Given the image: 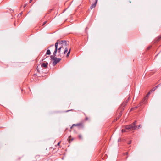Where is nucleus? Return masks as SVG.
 <instances>
[{
    "label": "nucleus",
    "mask_w": 161,
    "mask_h": 161,
    "mask_svg": "<svg viewBox=\"0 0 161 161\" xmlns=\"http://www.w3.org/2000/svg\"><path fill=\"white\" fill-rule=\"evenodd\" d=\"M136 121H135L131 124L129 125H126L125 126L124 129H122V132H129L136 130L137 128H141V125H139L138 126H136Z\"/></svg>",
    "instance_id": "f257e3e1"
},
{
    "label": "nucleus",
    "mask_w": 161,
    "mask_h": 161,
    "mask_svg": "<svg viewBox=\"0 0 161 161\" xmlns=\"http://www.w3.org/2000/svg\"><path fill=\"white\" fill-rule=\"evenodd\" d=\"M56 43H58V45L62 48L66 47L68 45L67 41L65 40H58Z\"/></svg>",
    "instance_id": "f03ea898"
},
{
    "label": "nucleus",
    "mask_w": 161,
    "mask_h": 161,
    "mask_svg": "<svg viewBox=\"0 0 161 161\" xmlns=\"http://www.w3.org/2000/svg\"><path fill=\"white\" fill-rule=\"evenodd\" d=\"M51 59L53 61V66H55L57 63L59 62L61 60L60 58H57V57H54L53 55L50 56Z\"/></svg>",
    "instance_id": "7ed1b4c3"
},
{
    "label": "nucleus",
    "mask_w": 161,
    "mask_h": 161,
    "mask_svg": "<svg viewBox=\"0 0 161 161\" xmlns=\"http://www.w3.org/2000/svg\"><path fill=\"white\" fill-rule=\"evenodd\" d=\"M55 50L53 52V56H54V57H56V53L58 49V43H56L55 44Z\"/></svg>",
    "instance_id": "20e7f679"
},
{
    "label": "nucleus",
    "mask_w": 161,
    "mask_h": 161,
    "mask_svg": "<svg viewBox=\"0 0 161 161\" xmlns=\"http://www.w3.org/2000/svg\"><path fill=\"white\" fill-rule=\"evenodd\" d=\"M130 97H129V98L127 99H126L122 103V105L124 107H125L126 105V104L129 101V98H130Z\"/></svg>",
    "instance_id": "39448f33"
},
{
    "label": "nucleus",
    "mask_w": 161,
    "mask_h": 161,
    "mask_svg": "<svg viewBox=\"0 0 161 161\" xmlns=\"http://www.w3.org/2000/svg\"><path fill=\"white\" fill-rule=\"evenodd\" d=\"M97 1V0H96L95 2L91 5L90 7V8L91 9L94 8L96 7Z\"/></svg>",
    "instance_id": "423d86ee"
},
{
    "label": "nucleus",
    "mask_w": 161,
    "mask_h": 161,
    "mask_svg": "<svg viewBox=\"0 0 161 161\" xmlns=\"http://www.w3.org/2000/svg\"><path fill=\"white\" fill-rule=\"evenodd\" d=\"M161 85V84H159L158 85L156 86H155V87H154L151 90V92H153V91H154L157 88H158Z\"/></svg>",
    "instance_id": "0eeeda50"
},
{
    "label": "nucleus",
    "mask_w": 161,
    "mask_h": 161,
    "mask_svg": "<svg viewBox=\"0 0 161 161\" xmlns=\"http://www.w3.org/2000/svg\"><path fill=\"white\" fill-rule=\"evenodd\" d=\"M48 65V63L47 62H46V63H43L42 64L41 66L44 68H47Z\"/></svg>",
    "instance_id": "6e6552de"
},
{
    "label": "nucleus",
    "mask_w": 161,
    "mask_h": 161,
    "mask_svg": "<svg viewBox=\"0 0 161 161\" xmlns=\"http://www.w3.org/2000/svg\"><path fill=\"white\" fill-rule=\"evenodd\" d=\"M73 126H83V125L82 123H80L77 124H73Z\"/></svg>",
    "instance_id": "1a4fd4ad"
},
{
    "label": "nucleus",
    "mask_w": 161,
    "mask_h": 161,
    "mask_svg": "<svg viewBox=\"0 0 161 161\" xmlns=\"http://www.w3.org/2000/svg\"><path fill=\"white\" fill-rule=\"evenodd\" d=\"M62 48L60 46H59V48L57 49L58 52L59 53H60V52H61V49Z\"/></svg>",
    "instance_id": "9d476101"
},
{
    "label": "nucleus",
    "mask_w": 161,
    "mask_h": 161,
    "mask_svg": "<svg viewBox=\"0 0 161 161\" xmlns=\"http://www.w3.org/2000/svg\"><path fill=\"white\" fill-rule=\"evenodd\" d=\"M50 54H51V52H50V50H49V49L47 50L46 53V54L50 55Z\"/></svg>",
    "instance_id": "9b49d317"
},
{
    "label": "nucleus",
    "mask_w": 161,
    "mask_h": 161,
    "mask_svg": "<svg viewBox=\"0 0 161 161\" xmlns=\"http://www.w3.org/2000/svg\"><path fill=\"white\" fill-rule=\"evenodd\" d=\"M71 137V136H69L68 138V140L69 141V142L70 141H71L73 140V139H70Z\"/></svg>",
    "instance_id": "f8f14e48"
},
{
    "label": "nucleus",
    "mask_w": 161,
    "mask_h": 161,
    "mask_svg": "<svg viewBox=\"0 0 161 161\" xmlns=\"http://www.w3.org/2000/svg\"><path fill=\"white\" fill-rule=\"evenodd\" d=\"M68 49L67 47H65V50H64V53L65 54L68 52Z\"/></svg>",
    "instance_id": "ddd939ff"
},
{
    "label": "nucleus",
    "mask_w": 161,
    "mask_h": 161,
    "mask_svg": "<svg viewBox=\"0 0 161 161\" xmlns=\"http://www.w3.org/2000/svg\"><path fill=\"white\" fill-rule=\"evenodd\" d=\"M70 51H71V49H70L69 50V51H68V53H67V57H68L69 56V55L70 53Z\"/></svg>",
    "instance_id": "4468645a"
},
{
    "label": "nucleus",
    "mask_w": 161,
    "mask_h": 161,
    "mask_svg": "<svg viewBox=\"0 0 161 161\" xmlns=\"http://www.w3.org/2000/svg\"><path fill=\"white\" fill-rule=\"evenodd\" d=\"M136 106V107H134V108H131V110H134V109H136L137 108H138V107L139 106Z\"/></svg>",
    "instance_id": "2eb2a0df"
},
{
    "label": "nucleus",
    "mask_w": 161,
    "mask_h": 161,
    "mask_svg": "<svg viewBox=\"0 0 161 161\" xmlns=\"http://www.w3.org/2000/svg\"><path fill=\"white\" fill-rule=\"evenodd\" d=\"M121 115H122V111H121L120 112L119 115L118 116V118L119 119L120 117V116H121Z\"/></svg>",
    "instance_id": "dca6fc26"
},
{
    "label": "nucleus",
    "mask_w": 161,
    "mask_h": 161,
    "mask_svg": "<svg viewBox=\"0 0 161 161\" xmlns=\"http://www.w3.org/2000/svg\"><path fill=\"white\" fill-rule=\"evenodd\" d=\"M78 137L80 139H82V136L81 135H79Z\"/></svg>",
    "instance_id": "f3484780"
},
{
    "label": "nucleus",
    "mask_w": 161,
    "mask_h": 161,
    "mask_svg": "<svg viewBox=\"0 0 161 161\" xmlns=\"http://www.w3.org/2000/svg\"><path fill=\"white\" fill-rule=\"evenodd\" d=\"M47 21H45L43 23V24L42 25V26H44L45 24H46V23H47Z\"/></svg>",
    "instance_id": "a211bd4d"
},
{
    "label": "nucleus",
    "mask_w": 161,
    "mask_h": 161,
    "mask_svg": "<svg viewBox=\"0 0 161 161\" xmlns=\"http://www.w3.org/2000/svg\"><path fill=\"white\" fill-rule=\"evenodd\" d=\"M57 56L58 57H61V55L60 53H59V54H58V55Z\"/></svg>",
    "instance_id": "6ab92c4d"
},
{
    "label": "nucleus",
    "mask_w": 161,
    "mask_h": 161,
    "mask_svg": "<svg viewBox=\"0 0 161 161\" xmlns=\"http://www.w3.org/2000/svg\"><path fill=\"white\" fill-rule=\"evenodd\" d=\"M131 141H130L128 142V144H131Z\"/></svg>",
    "instance_id": "aec40b11"
},
{
    "label": "nucleus",
    "mask_w": 161,
    "mask_h": 161,
    "mask_svg": "<svg viewBox=\"0 0 161 161\" xmlns=\"http://www.w3.org/2000/svg\"><path fill=\"white\" fill-rule=\"evenodd\" d=\"M151 92V91H150V92H149L148 93V94H147V96H148L149 95H150V92Z\"/></svg>",
    "instance_id": "412c9836"
},
{
    "label": "nucleus",
    "mask_w": 161,
    "mask_h": 161,
    "mask_svg": "<svg viewBox=\"0 0 161 161\" xmlns=\"http://www.w3.org/2000/svg\"><path fill=\"white\" fill-rule=\"evenodd\" d=\"M88 119V118L87 117H86L85 118V120H87Z\"/></svg>",
    "instance_id": "4be33fe9"
},
{
    "label": "nucleus",
    "mask_w": 161,
    "mask_h": 161,
    "mask_svg": "<svg viewBox=\"0 0 161 161\" xmlns=\"http://www.w3.org/2000/svg\"><path fill=\"white\" fill-rule=\"evenodd\" d=\"M74 126H73V125H72L71 127L70 128L71 129L73 128V127Z\"/></svg>",
    "instance_id": "5701e85b"
},
{
    "label": "nucleus",
    "mask_w": 161,
    "mask_h": 161,
    "mask_svg": "<svg viewBox=\"0 0 161 161\" xmlns=\"http://www.w3.org/2000/svg\"><path fill=\"white\" fill-rule=\"evenodd\" d=\"M32 0H30L29 1V3H31L32 2Z\"/></svg>",
    "instance_id": "b1692460"
},
{
    "label": "nucleus",
    "mask_w": 161,
    "mask_h": 161,
    "mask_svg": "<svg viewBox=\"0 0 161 161\" xmlns=\"http://www.w3.org/2000/svg\"><path fill=\"white\" fill-rule=\"evenodd\" d=\"M53 46H54L53 45H51V46L50 47H53Z\"/></svg>",
    "instance_id": "393cba45"
},
{
    "label": "nucleus",
    "mask_w": 161,
    "mask_h": 161,
    "mask_svg": "<svg viewBox=\"0 0 161 161\" xmlns=\"http://www.w3.org/2000/svg\"><path fill=\"white\" fill-rule=\"evenodd\" d=\"M59 144H60V142H58V143L57 145H59Z\"/></svg>",
    "instance_id": "a878e982"
},
{
    "label": "nucleus",
    "mask_w": 161,
    "mask_h": 161,
    "mask_svg": "<svg viewBox=\"0 0 161 161\" xmlns=\"http://www.w3.org/2000/svg\"><path fill=\"white\" fill-rule=\"evenodd\" d=\"M16 25V23H15H15H14V25H15H15Z\"/></svg>",
    "instance_id": "bb28decb"
},
{
    "label": "nucleus",
    "mask_w": 161,
    "mask_h": 161,
    "mask_svg": "<svg viewBox=\"0 0 161 161\" xmlns=\"http://www.w3.org/2000/svg\"><path fill=\"white\" fill-rule=\"evenodd\" d=\"M26 6V4H25L24 7H25Z\"/></svg>",
    "instance_id": "cd10ccee"
},
{
    "label": "nucleus",
    "mask_w": 161,
    "mask_h": 161,
    "mask_svg": "<svg viewBox=\"0 0 161 161\" xmlns=\"http://www.w3.org/2000/svg\"><path fill=\"white\" fill-rule=\"evenodd\" d=\"M150 47H149L148 48V49H150Z\"/></svg>",
    "instance_id": "c85d7f7f"
},
{
    "label": "nucleus",
    "mask_w": 161,
    "mask_h": 161,
    "mask_svg": "<svg viewBox=\"0 0 161 161\" xmlns=\"http://www.w3.org/2000/svg\"><path fill=\"white\" fill-rule=\"evenodd\" d=\"M69 111V110H67V112H68V111Z\"/></svg>",
    "instance_id": "c756f323"
}]
</instances>
